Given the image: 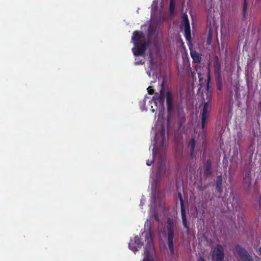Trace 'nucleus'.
Masks as SVG:
<instances>
[{
  "label": "nucleus",
  "mask_w": 261,
  "mask_h": 261,
  "mask_svg": "<svg viewBox=\"0 0 261 261\" xmlns=\"http://www.w3.org/2000/svg\"><path fill=\"white\" fill-rule=\"evenodd\" d=\"M182 27L185 30V35L186 39L189 40L191 38L190 28L188 16L186 14L182 16Z\"/></svg>",
  "instance_id": "1a4fd4ad"
},
{
  "label": "nucleus",
  "mask_w": 261,
  "mask_h": 261,
  "mask_svg": "<svg viewBox=\"0 0 261 261\" xmlns=\"http://www.w3.org/2000/svg\"><path fill=\"white\" fill-rule=\"evenodd\" d=\"M203 171L204 174L205 176H207L211 174V165L209 162H207L206 165L203 169V170L201 169Z\"/></svg>",
  "instance_id": "a211bd4d"
},
{
  "label": "nucleus",
  "mask_w": 261,
  "mask_h": 261,
  "mask_svg": "<svg viewBox=\"0 0 261 261\" xmlns=\"http://www.w3.org/2000/svg\"><path fill=\"white\" fill-rule=\"evenodd\" d=\"M162 197H158L156 196L154 200L152 199V197L151 198V203L150 204V215L153 217L156 221H158L157 217H156V212L155 211L156 208L157 207L160 206L162 205V203L161 201V199Z\"/></svg>",
  "instance_id": "423d86ee"
},
{
  "label": "nucleus",
  "mask_w": 261,
  "mask_h": 261,
  "mask_svg": "<svg viewBox=\"0 0 261 261\" xmlns=\"http://www.w3.org/2000/svg\"><path fill=\"white\" fill-rule=\"evenodd\" d=\"M148 92L149 94H151L153 93V89L152 88L151 86H149L147 88Z\"/></svg>",
  "instance_id": "b1692460"
},
{
  "label": "nucleus",
  "mask_w": 261,
  "mask_h": 261,
  "mask_svg": "<svg viewBox=\"0 0 261 261\" xmlns=\"http://www.w3.org/2000/svg\"><path fill=\"white\" fill-rule=\"evenodd\" d=\"M208 41L210 40V37L208 38Z\"/></svg>",
  "instance_id": "2f4dec72"
},
{
  "label": "nucleus",
  "mask_w": 261,
  "mask_h": 261,
  "mask_svg": "<svg viewBox=\"0 0 261 261\" xmlns=\"http://www.w3.org/2000/svg\"><path fill=\"white\" fill-rule=\"evenodd\" d=\"M179 196H180V203H181V213L182 223H183L184 227L186 228H188V227L187 222V219H186V212L183 207L182 202V199L181 198L180 194H179Z\"/></svg>",
  "instance_id": "4468645a"
},
{
  "label": "nucleus",
  "mask_w": 261,
  "mask_h": 261,
  "mask_svg": "<svg viewBox=\"0 0 261 261\" xmlns=\"http://www.w3.org/2000/svg\"><path fill=\"white\" fill-rule=\"evenodd\" d=\"M142 203H143V200H142L141 201V204H142Z\"/></svg>",
  "instance_id": "7c9ffc66"
},
{
  "label": "nucleus",
  "mask_w": 261,
  "mask_h": 261,
  "mask_svg": "<svg viewBox=\"0 0 261 261\" xmlns=\"http://www.w3.org/2000/svg\"><path fill=\"white\" fill-rule=\"evenodd\" d=\"M152 162H153V160H150H150H147L146 161V165L147 166H150L151 165Z\"/></svg>",
  "instance_id": "393cba45"
},
{
  "label": "nucleus",
  "mask_w": 261,
  "mask_h": 261,
  "mask_svg": "<svg viewBox=\"0 0 261 261\" xmlns=\"http://www.w3.org/2000/svg\"><path fill=\"white\" fill-rule=\"evenodd\" d=\"M221 184H222V178L221 176H219L218 177L217 181V188L219 191H221Z\"/></svg>",
  "instance_id": "4be33fe9"
},
{
  "label": "nucleus",
  "mask_w": 261,
  "mask_h": 261,
  "mask_svg": "<svg viewBox=\"0 0 261 261\" xmlns=\"http://www.w3.org/2000/svg\"><path fill=\"white\" fill-rule=\"evenodd\" d=\"M191 55L192 59L195 62L198 63L200 62L201 58H200V57L199 54H198L197 53H196L195 51H192L191 52Z\"/></svg>",
  "instance_id": "6ab92c4d"
},
{
  "label": "nucleus",
  "mask_w": 261,
  "mask_h": 261,
  "mask_svg": "<svg viewBox=\"0 0 261 261\" xmlns=\"http://www.w3.org/2000/svg\"><path fill=\"white\" fill-rule=\"evenodd\" d=\"M206 99L208 100V101H210L212 98V92L208 87H207L206 89Z\"/></svg>",
  "instance_id": "412c9836"
},
{
  "label": "nucleus",
  "mask_w": 261,
  "mask_h": 261,
  "mask_svg": "<svg viewBox=\"0 0 261 261\" xmlns=\"http://www.w3.org/2000/svg\"><path fill=\"white\" fill-rule=\"evenodd\" d=\"M246 6L244 5V11H245L246 10Z\"/></svg>",
  "instance_id": "c756f323"
},
{
  "label": "nucleus",
  "mask_w": 261,
  "mask_h": 261,
  "mask_svg": "<svg viewBox=\"0 0 261 261\" xmlns=\"http://www.w3.org/2000/svg\"><path fill=\"white\" fill-rule=\"evenodd\" d=\"M205 71L207 73L208 75H207V79L209 80V75H208V69L207 68H205Z\"/></svg>",
  "instance_id": "a878e982"
},
{
  "label": "nucleus",
  "mask_w": 261,
  "mask_h": 261,
  "mask_svg": "<svg viewBox=\"0 0 261 261\" xmlns=\"http://www.w3.org/2000/svg\"><path fill=\"white\" fill-rule=\"evenodd\" d=\"M158 100L159 102V106H157V101L156 100H152L151 101V104H153L155 107L156 109L153 108V106H151V110L152 112H154L155 111L159 110L162 111L163 109V105L164 101V95L162 93H161L158 98Z\"/></svg>",
  "instance_id": "9d476101"
},
{
  "label": "nucleus",
  "mask_w": 261,
  "mask_h": 261,
  "mask_svg": "<svg viewBox=\"0 0 261 261\" xmlns=\"http://www.w3.org/2000/svg\"><path fill=\"white\" fill-rule=\"evenodd\" d=\"M142 244L140 242L139 238L135 237L133 239H131L128 244L129 248L134 252L138 251V249L141 248Z\"/></svg>",
  "instance_id": "9b49d317"
},
{
  "label": "nucleus",
  "mask_w": 261,
  "mask_h": 261,
  "mask_svg": "<svg viewBox=\"0 0 261 261\" xmlns=\"http://www.w3.org/2000/svg\"><path fill=\"white\" fill-rule=\"evenodd\" d=\"M149 227L148 226V231L143 232L142 234V237L145 238V241L146 242L144 251L143 261H155L156 259L152 243V235Z\"/></svg>",
  "instance_id": "7ed1b4c3"
},
{
  "label": "nucleus",
  "mask_w": 261,
  "mask_h": 261,
  "mask_svg": "<svg viewBox=\"0 0 261 261\" xmlns=\"http://www.w3.org/2000/svg\"><path fill=\"white\" fill-rule=\"evenodd\" d=\"M135 64H136V65H139V64H142V62L141 61L140 63H139V62H135Z\"/></svg>",
  "instance_id": "cd10ccee"
},
{
  "label": "nucleus",
  "mask_w": 261,
  "mask_h": 261,
  "mask_svg": "<svg viewBox=\"0 0 261 261\" xmlns=\"http://www.w3.org/2000/svg\"><path fill=\"white\" fill-rule=\"evenodd\" d=\"M244 182L247 186H249L251 182V177L249 173H246L245 174L244 178Z\"/></svg>",
  "instance_id": "aec40b11"
},
{
  "label": "nucleus",
  "mask_w": 261,
  "mask_h": 261,
  "mask_svg": "<svg viewBox=\"0 0 261 261\" xmlns=\"http://www.w3.org/2000/svg\"><path fill=\"white\" fill-rule=\"evenodd\" d=\"M212 257L213 261H222L224 258V250L220 245H217L212 249Z\"/></svg>",
  "instance_id": "39448f33"
},
{
  "label": "nucleus",
  "mask_w": 261,
  "mask_h": 261,
  "mask_svg": "<svg viewBox=\"0 0 261 261\" xmlns=\"http://www.w3.org/2000/svg\"><path fill=\"white\" fill-rule=\"evenodd\" d=\"M156 28V25L155 23L151 22L148 28V37L151 38L152 36L155 37L156 35L155 33Z\"/></svg>",
  "instance_id": "2eb2a0df"
},
{
  "label": "nucleus",
  "mask_w": 261,
  "mask_h": 261,
  "mask_svg": "<svg viewBox=\"0 0 261 261\" xmlns=\"http://www.w3.org/2000/svg\"><path fill=\"white\" fill-rule=\"evenodd\" d=\"M152 135L154 136L153 141V159L158 169L150 176L152 199L154 200L156 196L163 197L162 193L159 190L162 180L166 176V167L164 164L165 158L158 154L160 150H163L166 147L168 141V135L165 123L159 121L152 128Z\"/></svg>",
  "instance_id": "f257e3e1"
},
{
  "label": "nucleus",
  "mask_w": 261,
  "mask_h": 261,
  "mask_svg": "<svg viewBox=\"0 0 261 261\" xmlns=\"http://www.w3.org/2000/svg\"><path fill=\"white\" fill-rule=\"evenodd\" d=\"M196 71H197L198 72V77H199V81L200 82H201V81L203 80V75H202V74L200 72V71H198V69H196Z\"/></svg>",
  "instance_id": "5701e85b"
},
{
  "label": "nucleus",
  "mask_w": 261,
  "mask_h": 261,
  "mask_svg": "<svg viewBox=\"0 0 261 261\" xmlns=\"http://www.w3.org/2000/svg\"><path fill=\"white\" fill-rule=\"evenodd\" d=\"M132 40L134 44V47L132 49L134 55L135 56H143L147 46V41L144 34L142 32L135 31Z\"/></svg>",
  "instance_id": "f03ea898"
},
{
  "label": "nucleus",
  "mask_w": 261,
  "mask_h": 261,
  "mask_svg": "<svg viewBox=\"0 0 261 261\" xmlns=\"http://www.w3.org/2000/svg\"><path fill=\"white\" fill-rule=\"evenodd\" d=\"M149 68H150V70L147 71V73L148 75L149 76H151V75L152 76H156V70L157 68V65L155 64L153 60L151 59L150 62H149Z\"/></svg>",
  "instance_id": "ddd939ff"
},
{
  "label": "nucleus",
  "mask_w": 261,
  "mask_h": 261,
  "mask_svg": "<svg viewBox=\"0 0 261 261\" xmlns=\"http://www.w3.org/2000/svg\"><path fill=\"white\" fill-rule=\"evenodd\" d=\"M211 105L208 102H206L205 103L203 108L202 110V128L204 127V124L206 122V120L207 117H208L209 112L211 110Z\"/></svg>",
  "instance_id": "f8f14e48"
},
{
  "label": "nucleus",
  "mask_w": 261,
  "mask_h": 261,
  "mask_svg": "<svg viewBox=\"0 0 261 261\" xmlns=\"http://www.w3.org/2000/svg\"><path fill=\"white\" fill-rule=\"evenodd\" d=\"M167 244L170 253L173 255L174 253L173 239L175 235V228L173 221L170 218L168 219L167 222Z\"/></svg>",
  "instance_id": "20e7f679"
},
{
  "label": "nucleus",
  "mask_w": 261,
  "mask_h": 261,
  "mask_svg": "<svg viewBox=\"0 0 261 261\" xmlns=\"http://www.w3.org/2000/svg\"><path fill=\"white\" fill-rule=\"evenodd\" d=\"M191 138L189 141L188 146L190 148L191 152L193 153L194 150L196 142L199 138L198 130L196 128L191 130L190 132Z\"/></svg>",
  "instance_id": "0eeeda50"
},
{
  "label": "nucleus",
  "mask_w": 261,
  "mask_h": 261,
  "mask_svg": "<svg viewBox=\"0 0 261 261\" xmlns=\"http://www.w3.org/2000/svg\"><path fill=\"white\" fill-rule=\"evenodd\" d=\"M214 64L215 73L218 77H220V63L217 57L215 58Z\"/></svg>",
  "instance_id": "dca6fc26"
},
{
  "label": "nucleus",
  "mask_w": 261,
  "mask_h": 261,
  "mask_svg": "<svg viewBox=\"0 0 261 261\" xmlns=\"http://www.w3.org/2000/svg\"><path fill=\"white\" fill-rule=\"evenodd\" d=\"M173 103V99L171 94L169 92L167 93V104L168 106V109L169 111H171L172 109Z\"/></svg>",
  "instance_id": "f3484780"
},
{
  "label": "nucleus",
  "mask_w": 261,
  "mask_h": 261,
  "mask_svg": "<svg viewBox=\"0 0 261 261\" xmlns=\"http://www.w3.org/2000/svg\"><path fill=\"white\" fill-rule=\"evenodd\" d=\"M258 252H259L260 254H261V248L258 249Z\"/></svg>",
  "instance_id": "c85d7f7f"
},
{
  "label": "nucleus",
  "mask_w": 261,
  "mask_h": 261,
  "mask_svg": "<svg viewBox=\"0 0 261 261\" xmlns=\"http://www.w3.org/2000/svg\"><path fill=\"white\" fill-rule=\"evenodd\" d=\"M236 251L241 261H254L247 251L241 246H238L236 247Z\"/></svg>",
  "instance_id": "6e6552de"
},
{
  "label": "nucleus",
  "mask_w": 261,
  "mask_h": 261,
  "mask_svg": "<svg viewBox=\"0 0 261 261\" xmlns=\"http://www.w3.org/2000/svg\"><path fill=\"white\" fill-rule=\"evenodd\" d=\"M197 261H205V260L204 259V258H203L202 257H199L198 258Z\"/></svg>",
  "instance_id": "bb28decb"
}]
</instances>
